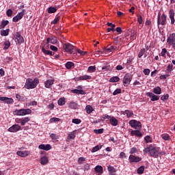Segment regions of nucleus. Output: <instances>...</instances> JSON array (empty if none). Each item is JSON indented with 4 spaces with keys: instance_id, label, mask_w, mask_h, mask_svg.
Here are the masks:
<instances>
[{
    "instance_id": "f257e3e1",
    "label": "nucleus",
    "mask_w": 175,
    "mask_h": 175,
    "mask_svg": "<svg viewBox=\"0 0 175 175\" xmlns=\"http://www.w3.org/2000/svg\"><path fill=\"white\" fill-rule=\"evenodd\" d=\"M144 154H149L152 158H158L159 157V150L157 146L150 144L143 150Z\"/></svg>"
},
{
    "instance_id": "f03ea898",
    "label": "nucleus",
    "mask_w": 175,
    "mask_h": 175,
    "mask_svg": "<svg viewBox=\"0 0 175 175\" xmlns=\"http://www.w3.org/2000/svg\"><path fill=\"white\" fill-rule=\"evenodd\" d=\"M39 84V79L35 78L33 80L32 79H27L25 84V88L27 90H32L36 88V87Z\"/></svg>"
},
{
    "instance_id": "7ed1b4c3",
    "label": "nucleus",
    "mask_w": 175,
    "mask_h": 175,
    "mask_svg": "<svg viewBox=\"0 0 175 175\" xmlns=\"http://www.w3.org/2000/svg\"><path fill=\"white\" fill-rule=\"evenodd\" d=\"M63 49L66 53H69V54H75V53L77 51V48L72 45L70 43L64 44Z\"/></svg>"
},
{
    "instance_id": "20e7f679",
    "label": "nucleus",
    "mask_w": 175,
    "mask_h": 175,
    "mask_svg": "<svg viewBox=\"0 0 175 175\" xmlns=\"http://www.w3.org/2000/svg\"><path fill=\"white\" fill-rule=\"evenodd\" d=\"M31 113H32V111L29 109H16L13 111L14 116H27L31 114Z\"/></svg>"
},
{
    "instance_id": "39448f33",
    "label": "nucleus",
    "mask_w": 175,
    "mask_h": 175,
    "mask_svg": "<svg viewBox=\"0 0 175 175\" xmlns=\"http://www.w3.org/2000/svg\"><path fill=\"white\" fill-rule=\"evenodd\" d=\"M167 23V16H166V14L163 13L161 15V18H157L158 28H159L160 25H163V26L166 25Z\"/></svg>"
},
{
    "instance_id": "423d86ee",
    "label": "nucleus",
    "mask_w": 175,
    "mask_h": 175,
    "mask_svg": "<svg viewBox=\"0 0 175 175\" xmlns=\"http://www.w3.org/2000/svg\"><path fill=\"white\" fill-rule=\"evenodd\" d=\"M167 43L169 46H172V49L175 50V33H172L167 36Z\"/></svg>"
},
{
    "instance_id": "0eeeda50",
    "label": "nucleus",
    "mask_w": 175,
    "mask_h": 175,
    "mask_svg": "<svg viewBox=\"0 0 175 175\" xmlns=\"http://www.w3.org/2000/svg\"><path fill=\"white\" fill-rule=\"evenodd\" d=\"M129 124L131 128H133L134 129H142V122L136 120H130Z\"/></svg>"
},
{
    "instance_id": "6e6552de",
    "label": "nucleus",
    "mask_w": 175,
    "mask_h": 175,
    "mask_svg": "<svg viewBox=\"0 0 175 175\" xmlns=\"http://www.w3.org/2000/svg\"><path fill=\"white\" fill-rule=\"evenodd\" d=\"M14 40H17L18 44H21V43H24V37L21 36V33L20 31H17L13 38Z\"/></svg>"
},
{
    "instance_id": "1a4fd4ad",
    "label": "nucleus",
    "mask_w": 175,
    "mask_h": 175,
    "mask_svg": "<svg viewBox=\"0 0 175 175\" xmlns=\"http://www.w3.org/2000/svg\"><path fill=\"white\" fill-rule=\"evenodd\" d=\"M25 14V10H23L22 12H19L16 16H15L12 18L13 23H18V21H20V20H21V18L24 17Z\"/></svg>"
},
{
    "instance_id": "9d476101",
    "label": "nucleus",
    "mask_w": 175,
    "mask_h": 175,
    "mask_svg": "<svg viewBox=\"0 0 175 175\" xmlns=\"http://www.w3.org/2000/svg\"><path fill=\"white\" fill-rule=\"evenodd\" d=\"M129 163H137L142 161V158L139 157H136L133 154H131L129 157Z\"/></svg>"
},
{
    "instance_id": "9b49d317",
    "label": "nucleus",
    "mask_w": 175,
    "mask_h": 175,
    "mask_svg": "<svg viewBox=\"0 0 175 175\" xmlns=\"http://www.w3.org/2000/svg\"><path fill=\"white\" fill-rule=\"evenodd\" d=\"M131 81H132L131 75L126 74L123 79V85H124V87H128V85L131 84Z\"/></svg>"
},
{
    "instance_id": "f8f14e48",
    "label": "nucleus",
    "mask_w": 175,
    "mask_h": 175,
    "mask_svg": "<svg viewBox=\"0 0 175 175\" xmlns=\"http://www.w3.org/2000/svg\"><path fill=\"white\" fill-rule=\"evenodd\" d=\"M0 100H1V102H3V103H7V105H12L14 103V100H13V98L5 96L0 97Z\"/></svg>"
},
{
    "instance_id": "ddd939ff",
    "label": "nucleus",
    "mask_w": 175,
    "mask_h": 175,
    "mask_svg": "<svg viewBox=\"0 0 175 175\" xmlns=\"http://www.w3.org/2000/svg\"><path fill=\"white\" fill-rule=\"evenodd\" d=\"M21 129V126L18 124H14L8 129V132H12V133L18 132V131H20Z\"/></svg>"
},
{
    "instance_id": "4468645a",
    "label": "nucleus",
    "mask_w": 175,
    "mask_h": 175,
    "mask_svg": "<svg viewBox=\"0 0 175 175\" xmlns=\"http://www.w3.org/2000/svg\"><path fill=\"white\" fill-rule=\"evenodd\" d=\"M169 18L170 20L171 21V24L172 25H174V23H175V19H174V16H175V13H174V10L171 9L169 12Z\"/></svg>"
},
{
    "instance_id": "2eb2a0df",
    "label": "nucleus",
    "mask_w": 175,
    "mask_h": 175,
    "mask_svg": "<svg viewBox=\"0 0 175 175\" xmlns=\"http://www.w3.org/2000/svg\"><path fill=\"white\" fill-rule=\"evenodd\" d=\"M57 42H58V40H57V37L51 36L46 38V44H49V43H51V44H55Z\"/></svg>"
},
{
    "instance_id": "dca6fc26",
    "label": "nucleus",
    "mask_w": 175,
    "mask_h": 175,
    "mask_svg": "<svg viewBox=\"0 0 175 175\" xmlns=\"http://www.w3.org/2000/svg\"><path fill=\"white\" fill-rule=\"evenodd\" d=\"M16 154L17 155H18V157H21L22 158H25V157H28V155H29L31 152L28 150H25V151L19 150L16 152Z\"/></svg>"
},
{
    "instance_id": "f3484780",
    "label": "nucleus",
    "mask_w": 175,
    "mask_h": 175,
    "mask_svg": "<svg viewBox=\"0 0 175 175\" xmlns=\"http://www.w3.org/2000/svg\"><path fill=\"white\" fill-rule=\"evenodd\" d=\"M131 136H137V137H142V136H143V134L139 129L132 130L131 131Z\"/></svg>"
},
{
    "instance_id": "a211bd4d",
    "label": "nucleus",
    "mask_w": 175,
    "mask_h": 175,
    "mask_svg": "<svg viewBox=\"0 0 175 175\" xmlns=\"http://www.w3.org/2000/svg\"><path fill=\"white\" fill-rule=\"evenodd\" d=\"M147 96H149V98H151L152 102H155V100H159V97L154 94L152 92H148Z\"/></svg>"
},
{
    "instance_id": "6ab92c4d",
    "label": "nucleus",
    "mask_w": 175,
    "mask_h": 175,
    "mask_svg": "<svg viewBox=\"0 0 175 175\" xmlns=\"http://www.w3.org/2000/svg\"><path fill=\"white\" fill-rule=\"evenodd\" d=\"M71 92H72V94H77V95H85V91L81 89H74L71 90Z\"/></svg>"
},
{
    "instance_id": "aec40b11",
    "label": "nucleus",
    "mask_w": 175,
    "mask_h": 175,
    "mask_svg": "<svg viewBox=\"0 0 175 175\" xmlns=\"http://www.w3.org/2000/svg\"><path fill=\"white\" fill-rule=\"evenodd\" d=\"M117 49L116 46H111L109 48H103V53H113Z\"/></svg>"
},
{
    "instance_id": "412c9836",
    "label": "nucleus",
    "mask_w": 175,
    "mask_h": 175,
    "mask_svg": "<svg viewBox=\"0 0 175 175\" xmlns=\"http://www.w3.org/2000/svg\"><path fill=\"white\" fill-rule=\"evenodd\" d=\"M122 114H123V116H126L127 118H131V117L133 116V111L125 110L122 111Z\"/></svg>"
},
{
    "instance_id": "4be33fe9",
    "label": "nucleus",
    "mask_w": 175,
    "mask_h": 175,
    "mask_svg": "<svg viewBox=\"0 0 175 175\" xmlns=\"http://www.w3.org/2000/svg\"><path fill=\"white\" fill-rule=\"evenodd\" d=\"M96 173H98V175L103 174V167L102 165H97L94 167Z\"/></svg>"
},
{
    "instance_id": "5701e85b",
    "label": "nucleus",
    "mask_w": 175,
    "mask_h": 175,
    "mask_svg": "<svg viewBox=\"0 0 175 175\" xmlns=\"http://www.w3.org/2000/svg\"><path fill=\"white\" fill-rule=\"evenodd\" d=\"M107 170L109 172V175H117V174H116L117 170H116V168H114V167L109 166L107 167Z\"/></svg>"
},
{
    "instance_id": "b1692460",
    "label": "nucleus",
    "mask_w": 175,
    "mask_h": 175,
    "mask_svg": "<svg viewBox=\"0 0 175 175\" xmlns=\"http://www.w3.org/2000/svg\"><path fill=\"white\" fill-rule=\"evenodd\" d=\"M109 122L112 126H117V125H118V120L114 117L111 118Z\"/></svg>"
},
{
    "instance_id": "393cba45",
    "label": "nucleus",
    "mask_w": 175,
    "mask_h": 175,
    "mask_svg": "<svg viewBox=\"0 0 175 175\" xmlns=\"http://www.w3.org/2000/svg\"><path fill=\"white\" fill-rule=\"evenodd\" d=\"M54 84V80L53 79H49L45 82V87L46 88H51V85Z\"/></svg>"
},
{
    "instance_id": "a878e982",
    "label": "nucleus",
    "mask_w": 175,
    "mask_h": 175,
    "mask_svg": "<svg viewBox=\"0 0 175 175\" xmlns=\"http://www.w3.org/2000/svg\"><path fill=\"white\" fill-rule=\"evenodd\" d=\"M94 109L91 105H86L85 107V111L88 114H91L92 111H94Z\"/></svg>"
},
{
    "instance_id": "bb28decb",
    "label": "nucleus",
    "mask_w": 175,
    "mask_h": 175,
    "mask_svg": "<svg viewBox=\"0 0 175 175\" xmlns=\"http://www.w3.org/2000/svg\"><path fill=\"white\" fill-rule=\"evenodd\" d=\"M66 103V100L65 99L64 97L60 98L57 101V104L59 105V106H64V105H65Z\"/></svg>"
},
{
    "instance_id": "cd10ccee",
    "label": "nucleus",
    "mask_w": 175,
    "mask_h": 175,
    "mask_svg": "<svg viewBox=\"0 0 175 175\" xmlns=\"http://www.w3.org/2000/svg\"><path fill=\"white\" fill-rule=\"evenodd\" d=\"M19 121L21 122V124L22 126H24V125H25V124H27V122H28L29 121V118L26 117L24 118H21V119H19Z\"/></svg>"
},
{
    "instance_id": "c85d7f7f",
    "label": "nucleus",
    "mask_w": 175,
    "mask_h": 175,
    "mask_svg": "<svg viewBox=\"0 0 175 175\" xmlns=\"http://www.w3.org/2000/svg\"><path fill=\"white\" fill-rule=\"evenodd\" d=\"M9 32H10V29H7L5 30H1V36H8L9 35Z\"/></svg>"
},
{
    "instance_id": "c756f323",
    "label": "nucleus",
    "mask_w": 175,
    "mask_h": 175,
    "mask_svg": "<svg viewBox=\"0 0 175 175\" xmlns=\"http://www.w3.org/2000/svg\"><path fill=\"white\" fill-rule=\"evenodd\" d=\"M78 79L79 80H91L92 77L90 75H85L83 76H80Z\"/></svg>"
},
{
    "instance_id": "7c9ffc66",
    "label": "nucleus",
    "mask_w": 175,
    "mask_h": 175,
    "mask_svg": "<svg viewBox=\"0 0 175 175\" xmlns=\"http://www.w3.org/2000/svg\"><path fill=\"white\" fill-rule=\"evenodd\" d=\"M161 92L162 90L159 88V86H157L153 89L154 94H156L157 95H161Z\"/></svg>"
},
{
    "instance_id": "2f4dec72",
    "label": "nucleus",
    "mask_w": 175,
    "mask_h": 175,
    "mask_svg": "<svg viewBox=\"0 0 175 175\" xmlns=\"http://www.w3.org/2000/svg\"><path fill=\"white\" fill-rule=\"evenodd\" d=\"M75 137H76V134L75 133V131H72L68 135L67 139L68 140H75Z\"/></svg>"
},
{
    "instance_id": "473e14b6",
    "label": "nucleus",
    "mask_w": 175,
    "mask_h": 175,
    "mask_svg": "<svg viewBox=\"0 0 175 175\" xmlns=\"http://www.w3.org/2000/svg\"><path fill=\"white\" fill-rule=\"evenodd\" d=\"M9 24V21H3L0 24V29H3Z\"/></svg>"
},
{
    "instance_id": "72a5a7b5",
    "label": "nucleus",
    "mask_w": 175,
    "mask_h": 175,
    "mask_svg": "<svg viewBox=\"0 0 175 175\" xmlns=\"http://www.w3.org/2000/svg\"><path fill=\"white\" fill-rule=\"evenodd\" d=\"M65 66L66 69H72L73 66H75V63L72 62H68L66 64Z\"/></svg>"
},
{
    "instance_id": "f704fd0d",
    "label": "nucleus",
    "mask_w": 175,
    "mask_h": 175,
    "mask_svg": "<svg viewBox=\"0 0 175 175\" xmlns=\"http://www.w3.org/2000/svg\"><path fill=\"white\" fill-rule=\"evenodd\" d=\"M166 53H167V50L165 48L162 49L161 52L159 55L160 57H163V58H166Z\"/></svg>"
},
{
    "instance_id": "c9c22d12",
    "label": "nucleus",
    "mask_w": 175,
    "mask_h": 175,
    "mask_svg": "<svg viewBox=\"0 0 175 175\" xmlns=\"http://www.w3.org/2000/svg\"><path fill=\"white\" fill-rule=\"evenodd\" d=\"M96 71V66H90L88 68V72L90 73H94V72Z\"/></svg>"
},
{
    "instance_id": "e433bc0d",
    "label": "nucleus",
    "mask_w": 175,
    "mask_h": 175,
    "mask_svg": "<svg viewBox=\"0 0 175 175\" xmlns=\"http://www.w3.org/2000/svg\"><path fill=\"white\" fill-rule=\"evenodd\" d=\"M110 83H118L120 81V77L116 76L109 79Z\"/></svg>"
},
{
    "instance_id": "4c0bfd02",
    "label": "nucleus",
    "mask_w": 175,
    "mask_h": 175,
    "mask_svg": "<svg viewBox=\"0 0 175 175\" xmlns=\"http://www.w3.org/2000/svg\"><path fill=\"white\" fill-rule=\"evenodd\" d=\"M59 121H61V119H59V118H51L49 120V123L53 124V122H59Z\"/></svg>"
},
{
    "instance_id": "58836bf2",
    "label": "nucleus",
    "mask_w": 175,
    "mask_h": 175,
    "mask_svg": "<svg viewBox=\"0 0 175 175\" xmlns=\"http://www.w3.org/2000/svg\"><path fill=\"white\" fill-rule=\"evenodd\" d=\"M144 141L146 143H152V137H151L150 135H146L144 137Z\"/></svg>"
},
{
    "instance_id": "ea45409f",
    "label": "nucleus",
    "mask_w": 175,
    "mask_h": 175,
    "mask_svg": "<svg viewBox=\"0 0 175 175\" xmlns=\"http://www.w3.org/2000/svg\"><path fill=\"white\" fill-rule=\"evenodd\" d=\"M137 173L138 174H143V173H144V166H140L137 170Z\"/></svg>"
},
{
    "instance_id": "a19ab883",
    "label": "nucleus",
    "mask_w": 175,
    "mask_h": 175,
    "mask_svg": "<svg viewBox=\"0 0 175 175\" xmlns=\"http://www.w3.org/2000/svg\"><path fill=\"white\" fill-rule=\"evenodd\" d=\"M161 137L163 140H170V135L167 133L162 134Z\"/></svg>"
},
{
    "instance_id": "79ce46f5",
    "label": "nucleus",
    "mask_w": 175,
    "mask_h": 175,
    "mask_svg": "<svg viewBox=\"0 0 175 175\" xmlns=\"http://www.w3.org/2000/svg\"><path fill=\"white\" fill-rule=\"evenodd\" d=\"M100 148H102V146L97 145V146L93 147V148L91 150V152H96V151H99V150H100Z\"/></svg>"
},
{
    "instance_id": "37998d69",
    "label": "nucleus",
    "mask_w": 175,
    "mask_h": 175,
    "mask_svg": "<svg viewBox=\"0 0 175 175\" xmlns=\"http://www.w3.org/2000/svg\"><path fill=\"white\" fill-rule=\"evenodd\" d=\"M69 108L70 109H77V104L75 102H71L69 105Z\"/></svg>"
},
{
    "instance_id": "c03bdc74",
    "label": "nucleus",
    "mask_w": 175,
    "mask_h": 175,
    "mask_svg": "<svg viewBox=\"0 0 175 175\" xmlns=\"http://www.w3.org/2000/svg\"><path fill=\"white\" fill-rule=\"evenodd\" d=\"M145 53H146V49H141L138 54V58H142V57L144 56Z\"/></svg>"
},
{
    "instance_id": "a18cd8bd",
    "label": "nucleus",
    "mask_w": 175,
    "mask_h": 175,
    "mask_svg": "<svg viewBox=\"0 0 175 175\" xmlns=\"http://www.w3.org/2000/svg\"><path fill=\"white\" fill-rule=\"evenodd\" d=\"M173 70V64H169L167 66L166 72L167 73H171V72Z\"/></svg>"
},
{
    "instance_id": "49530a36",
    "label": "nucleus",
    "mask_w": 175,
    "mask_h": 175,
    "mask_svg": "<svg viewBox=\"0 0 175 175\" xmlns=\"http://www.w3.org/2000/svg\"><path fill=\"white\" fill-rule=\"evenodd\" d=\"M55 12H57V8H54V7H49L48 8V13H55Z\"/></svg>"
},
{
    "instance_id": "de8ad7c7",
    "label": "nucleus",
    "mask_w": 175,
    "mask_h": 175,
    "mask_svg": "<svg viewBox=\"0 0 175 175\" xmlns=\"http://www.w3.org/2000/svg\"><path fill=\"white\" fill-rule=\"evenodd\" d=\"M50 137L52 139V140H57V139H59V137L58 136V135L55 133H51L50 135Z\"/></svg>"
},
{
    "instance_id": "09e8293b",
    "label": "nucleus",
    "mask_w": 175,
    "mask_h": 175,
    "mask_svg": "<svg viewBox=\"0 0 175 175\" xmlns=\"http://www.w3.org/2000/svg\"><path fill=\"white\" fill-rule=\"evenodd\" d=\"M136 152H137V148L136 147H133L130 149L129 154H131V155L136 154Z\"/></svg>"
},
{
    "instance_id": "8fccbe9b",
    "label": "nucleus",
    "mask_w": 175,
    "mask_h": 175,
    "mask_svg": "<svg viewBox=\"0 0 175 175\" xmlns=\"http://www.w3.org/2000/svg\"><path fill=\"white\" fill-rule=\"evenodd\" d=\"M91 169V166L90 165L89 163H86L83 166V170L84 172H88Z\"/></svg>"
},
{
    "instance_id": "3c124183",
    "label": "nucleus",
    "mask_w": 175,
    "mask_h": 175,
    "mask_svg": "<svg viewBox=\"0 0 175 175\" xmlns=\"http://www.w3.org/2000/svg\"><path fill=\"white\" fill-rule=\"evenodd\" d=\"M72 124H76L77 125H79V124L81 123V120L77 118L72 119Z\"/></svg>"
},
{
    "instance_id": "603ef678",
    "label": "nucleus",
    "mask_w": 175,
    "mask_h": 175,
    "mask_svg": "<svg viewBox=\"0 0 175 175\" xmlns=\"http://www.w3.org/2000/svg\"><path fill=\"white\" fill-rule=\"evenodd\" d=\"M103 129H94V133H96V135H100V133H103Z\"/></svg>"
},
{
    "instance_id": "864d4df0",
    "label": "nucleus",
    "mask_w": 175,
    "mask_h": 175,
    "mask_svg": "<svg viewBox=\"0 0 175 175\" xmlns=\"http://www.w3.org/2000/svg\"><path fill=\"white\" fill-rule=\"evenodd\" d=\"M9 47H10V41H5L4 42V49L5 50H8V49H9Z\"/></svg>"
},
{
    "instance_id": "5fc2aeb1",
    "label": "nucleus",
    "mask_w": 175,
    "mask_h": 175,
    "mask_svg": "<svg viewBox=\"0 0 175 175\" xmlns=\"http://www.w3.org/2000/svg\"><path fill=\"white\" fill-rule=\"evenodd\" d=\"M83 162H85V158H84V157H79L78 159V163H79V165H83Z\"/></svg>"
},
{
    "instance_id": "6e6d98bb",
    "label": "nucleus",
    "mask_w": 175,
    "mask_h": 175,
    "mask_svg": "<svg viewBox=\"0 0 175 175\" xmlns=\"http://www.w3.org/2000/svg\"><path fill=\"white\" fill-rule=\"evenodd\" d=\"M53 148V146L50 144H45L44 145V151H50Z\"/></svg>"
},
{
    "instance_id": "4d7b16f0",
    "label": "nucleus",
    "mask_w": 175,
    "mask_h": 175,
    "mask_svg": "<svg viewBox=\"0 0 175 175\" xmlns=\"http://www.w3.org/2000/svg\"><path fill=\"white\" fill-rule=\"evenodd\" d=\"M167 99H169V94H165L163 96H161V100H163V101H165V100H167Z\"/></svg>"
},
{
    "instance_id": "13d9d810",
    "label": "nucleus",
    "mask_w": 175,
    "mask_h": 175,
    "mask_svg": "<svg viewBox=\"0 0 175 175\" xmlns=\"http://www.w3.org/2000/svg\"><path fill=\"white\" fill-rule=\"evenodd\" d=\"M137 22L139 23V24H143V16H142L141 15H138Z\"/></svg>"
},
{
    "instance_id": "bf43d9fd",
    "label": "nucleus",
    "mask_w": 175,
    "mask_h": 175,
    "mask_svg": "<svg viewBox=\"0 0 175 175\" xmlns=\"http://www.w3.org/2000/svg\"><path fill=\"white\" fill-rule=\"evenodd\" d=\"M28 106H36L38 105V102L33 100V101H30L29 103H28Z\"/></svg>"
},
{
    "instance_id": "052dcab7",
    "label": "nucleus",
    "mask_w": 175,
    "mask_h": 175,
    "mask_svg": "<svg viewBox=\"0 0 175 175\" xmlns=\"http://www.w3.org/2000/svg\"><path fill=\"white\" fill-rule=\"evenodd\" d=\"M44 54H46V55H54V53H53V51L46 49L44 50Z\"/></svg>"
},
{
    "instance_id": "680f3d73",
    "label": "nucleus",
    "mask_w": 175,
    "mask_h": 175,
    "mask_svg": "<svg viewBox=\"0 0 175 175\" xmlns=\"http://www.w3.org/2000/svg\"><path fill=\"white\" fill-rule=\"evenodd\" d=\"M13 14V11L10 9L7 10L6 15L8 17H12V15Z\"/></svg>"
},
{
    "instance_id": "e2e57ef3",
    "label": "nucleus",
    "mask_w": 175,
    "mask_h": 175,
    "mask_svg": "<svg viewBox=\"0 0 175 175\" xmlns=\"http://www.w3.org/2000/svg\"><path fill=\"white\" fill-rule=\"evenodd\" d=\"M103 119H102L101 121H105V120H110L111 118V116L105 114V115H103Z\"/></svg>"
},
{
    "instance_id": "0e129e2a",
    "label": "nucleus",
    "mask_w": 175,
    "mask_h": 175,
    "mask_svg": "<svg viewBox=\"0 0 175 175\" xmlns=\"http://www.w3.org/2000/svg\"><path fill=\"white\" fill-rule=\"evenodd\" d=\"M114 28H116V25H113L112 27L107 28V32H111V31H112V32H114L116 31Z\"/></svg>"
},
{
    "instance_id": "69168bd1",
    "label": "nucleus",
    "mask_w": 175,
    "mask_h": 175,
    "mask_svg": "<svg viewBox=\"0 0 175 175\" xmlns=\"http://www.w3.org/2000/svg\"><path fill=\"white\" fill-rule=\"evenodd\" d=\"M125 68L124 64H123V66L118 65L116 66V70H122Z\"/></svg>"
},
{
    "instance_id": "338daca9",
    "label": "nucleus",
    "mask_w": 175,
    "mask_h": 175,
    "mask_svg": "<svg viewBox=\"0 0 175 175\" xmlns=\"http://www.w3.org/2000/svg\"><path fill=\"white\" fill-rule=\"evenodd\" d=\"M150 72H151V70H150V69H148V68H146L144 70V74L146 76H148V75H150Z\"/></svg>"
},
{
    "instance_id": "774afa93",
    "label": "nucleus",
    "mask_w": 175,
    "mask_h": 175,
    "mask_svg": "<svg viewBox=\"0 0 175 175\" xmlns=\"http://www.w3.org/2000/svg\"><path fill=\"white\" fill-rule=\"evenodd\" d=\"M118 94H121V89H116L113 92V95H118Z\"/></svg>"
}]
</instances>
